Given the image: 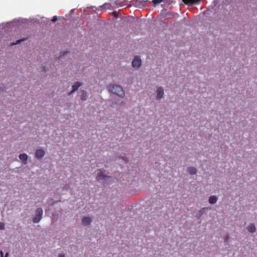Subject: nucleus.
I'll return each mask as SVG.
<instances>
[{"mask_svg":"<svg viewBox=\"0 0 257 257\" xmlns=\"http://www.w3.org/2000/svg\"><path fill=\"white\" fill-rule=\"evenodd\" d=\"M109 91L120 97L123 98L124 96V91L122 87L119 85H111L108 87Z\"/></svg>","mask_w":257,"mask_h":257,"instance_id":"nucleus-1","label":"nucleus"},{"mask_svg":"<svg viewBox=\"0 0 257 257\" xmlns=\"http://www.w3.org/2000/svg\"><path fill=\"white\" fill-rule=\"evenodd\" d=\"M43 213V211L42 208H38L35 210V215L33 217L32 220L33 222L35 223H38L40 222V221L41 220L42 215Z\"/></svg>","mask_w":257,"mask_h":257,"instance_id":"nucleus-2","label":"nucleus"},{"mask_svg":"<svg viewBox=\"0 0 257 257\" xmlns=\"http://www.w3.org/2000/svg\"><path fill=\"white\" fill-rule=\"evenodd\" d=\"M156 99L160 100L164 96V89L162 86H157L156 90Z\"/></svg>","mask_w":257,"mask_h":257,"instance_id":"nucleus-3","label":"nucleus"},{"mask_svg":"<svg viewBox=\"0 0 257 257\" xmlns=\"http://www.w3.org/2000/svg\"><path fill=\"white\" fill-rule=\"evenodd\" d=\"M110 178V177L105 175L104 172L100 170H98L97 174L96 179L98 181H106Z\"/></svg>","mask_w":257,"mask_h":257,"instance_id":"nucleus-4","label":"nucleus"},{"mask_svg":"<svg viewBox=\"0 0 257 257\" xmlns=\"http://www.w3.org/2000/svg\"><path fill=\"white\" fill-rule=\"evenodd\" d=\"M142 64V61L139 56H135L132 61V66L134 68H139Z\"/></svg>","mask_w":257,"mask_h":257,"instance_id":"nucleus-5","label":"nucleus"},{"mask_svg":"<svg viewBox=\"0 0 257 257\" xmlns=\"http://www.w3.org/2000/svg\"><path fill=\"white\" fill-rule=\"evenodd\" d=\"M45 154V152L43 149H39L36 151L35 157L38 159H40L43 158Z\"/></svg>","mask_w":257,"mask_h":257,"instance_id":"nucleus-6","label":"nucleus"},{"mask_svg":"<svg viewBox=\"0 0 257 257\" xmlns=\"http://www.w3.org/2000/svg\"><path fill=\"white\" fill-rule=\"evenodd\" d=\"M92 221V219L89 217H85L82 220V222L83 225L87 226L90 225Z\"/></svg>","mask_w":257,"mask_h":257,"instance_id":"nucleus-7","label":"nucleus"},{"mask_svg":"<svg viewBox=\"0 0 257 257\" xmlns=\"http://www.w3.org/2000/svg\"><path fill=\"white\" fill-rule=\"evenodd\" d=\"M81 85V83H80L79 81H76V82L74 83V84L72 86V90L70 92L68 95H71L73 93L76 91L78 89L79 87Z\"/></svg>","mask_w":257,"mask_h":257,"instance_id":"nucleus-8","label":"nucleus"},{"mask_svg":"<svg viewBox=\"0 0 257 257\" xmlns=\"http://www.w3.org/2000/svg\"><path fill=\"white\" fill-rule=\"evenodd\" d=\"M19 159L23 162V163L25 165L27 163V160L28 156L26 154H21L19 155Z\"/></svg>","mask_w":257,"mask_h":257,"instance_id":"nucleus-9","label":"nucleus"},{"mask_svg":"<svg viewBox=\"0 0 257 257\" xmlns=\"http://www.w3.org/2000/svg\"><path fill=\"white\" fill-rule=\"evenodd\" d=\"M217 201V197L216 196H210L208 199V202L210 204H213L216 203Z\"/></svg>","mask_w":257,"mask_h":257,"instance_id":"nucleus-10","label":"nucleus"},{"mask_svg":"<svg viewBox=\"0 0 257 257\" xmlns=\"http://www.w3.org/2000/svg\"><path fill=\"white\" fill-rule=\"evenodd\" d=\"M187 171L190 175H195L197 173V169L193 167H189L187 168Z\"/></svg>","mask_w":257,"mask_h":257,"instance_id":"nucleus-11","label":"nucleus"},{"mask_svg":"<svg viewBox=\"0 0 257 257\" xmlns=\"http://www.w3.org/2000/svg\"><path fill=\"white\" fill-rule=\"evenodd\" d=\"M247 229L250 233H254L255 231L256 228L253 224H250L247 227Z\"/></svg>","mask_w":257,"mask_h":257,"instance_id":"nucleus-12","label":"nucleus"},{"mask_svg":"<svg viewBox=\"0 0 257 257\" xmlns=\"http://www.w3.org/2000/svg\"><path fill=\"white\" fill-rule=\"evenodd\" d=\"M201 0H183V2L186 5L188 4H194L198 3Z\"/></svg>","mask_w":257,"mask_h":257,"instance_id":"nucleus-13","label":"nucleus"},{"mask_svg":"<svg viewBox=\"0 0 257 257\" xmlns=\"http://www.w3.org/2000/svg\"><path fill=\"white\" fill-rule=\"evenodd\" d=\"M87 92L85 90L82 91V94L81 95V99L83 101L86 100L87 99Z\"/></svg>","mask_w":257,"mask_h":257,"instance_id":"nucleus-14","label":"nucleus"},{"mask_svg":"<svg viewBox=\"0 0 257 257\" xmlns=\"http://www.w3.org/2000/svg\"><path fill=\"white\" fill-rule=\"evenodd\" d=\"M210 209V208L209 207H204V208H202L200 211H199V213H200V214H201L202 215L205 213V212L206 211H208Z\"/></svg>","mask_w":257,"mask_h":257,"instance_id":"nucleus-15","label":"nucleus"},{"mask_svg":"<svg viewBox=\"0 0 257 257\" xmlns=\"http://www.w3.org/2000/svg\"><path fill=\"white\" fill-rule=\"evenodd\" d=\"M47 203L49 206H52L54 204L55 202L53 199L49 198L47 200Z\"/></svg>","mask_w":257,"mask_h":257,"instance_id":"nucleus-16","label":"nucleus"},{"mask_svg":"<svg viewBox=\"0 0 257 257\" xmlns=\"http://www.w3.org/2000/svg\"><path fill=\"white\" fill-rule=\"evenodd\" d=\"M111 7V5L109 3H105L103 6H101V8H104V9H109Z\"/></svg>","mask_w":257,"mask_h":257,"instance_id":"nucleus-17","label":"nucleus"},{"mask_svg":"<svg viewBox=\"0 0 257 257\" xmlns=\"http://www.w3.org/2000/svg\"><path fill=\"white\" fill-rule=\"evenodd\" d=\"M27 40V38H26V39H21V40H18L16 43H12V44H11V46H13V45H17V44H19L20 42H23V41H25V40Z\"/></svg>","mask_w":257,"mask_h":257,"instance_id":"nucleus-18","label":"nucleus"},{"mask_svg":"<svg viewBox=\"0 0 257 257\" xmlns=\"http://www.w3.org/2000/svg\"><path fill=\"white\" fill-rule=\"evenodd\" d=\"M163 1V0H153L152 3L154 5H156V4H158L162 3Z\"/></svg>","mask_w":257,"mask_h":257,"instance_id":"nucleus-19","label":"nucleus"},{"mask_svg":"<svg viewBox=\"0 0 257 257\" xmlns=\"http://www.w3.org/2000/svg\"><path fill=\"white\" fill-rule=\"evenodd\" d=\"M5 229V224L3 222L0 223V229L3 230Z\"/></svg>","mask_w":257,"mask_h":257,"instance_id":"nucleus-20","label":"nucleus"},{"mask_svg":"<svg viewBox=\"0 0 257 257\" xmlns=\"http://www.w3.org/2000/svg\"><path fill=\"white\" fill-rule=\"evenodd\" d=\"M0 254L1 255V257H8V256L9 255V253L7 252L6 254V256H4V253H3V251H0Z\"/></svg>","mask_w":257,"mask_h":257,"instance_id":"nucleus-21","label":"nucleus"},{"mask_svg":"<svg viewBox=\"0 0 257 257\" xmlns=\"http://www.w3.org/2000/svg\"><path fill=\"white\" fill-rule=\"evenodd\" d=\"M57 20V16H54L52 19V22H55Z\"/></svg>","mask_w":257,"mask_h":257,"instance_id":"nucleus-22","label":"nucleus"},{"mask_svg":"<svg viewBox=\"0 0 257 257\" xmlns=\"http://www.w3.org/2000/svg\"><path fill=\"white\" fill-rule=\"evenodd\" d=\"M202 215L200 214V213L199 212H198L196 215V217L198 218V219H200V218L201 217Z\"/></svg>","mask_w":257,"mask_h":257,"instance_id":"nucleus-23","label":"nucleus"},{"mask_svg":"<svg viewBox=\"0 0 257 257\" xmlns=\"http://www.w3.org/2000/svg\"><path fill=\"white\" fill-rule=\"evenodd\" d=\"M164 2L167 3H169V4L172 3L171 2V0H164Z\"/></svg>","mask_w":257,"mask_h":257,"instance_id":"nucleus-24","label":"nucleus"},{"mask_svg":"<svg viewBox=\"0 0 257 257\" xmlns=\"http://www.w3.org/2000/svg\"><path fill=\"white\" fill-rule=\"evenodd\" d=\"M69 188V186H65L64 187V190H68Z\"/></svg>","mask_w":257,"mask_h":257,"instance_id":"nucleus-25","label":"nucleus"},{"mask_svg":"<svg viewBox=\"0 0 257 257\" xmlns=\"http://www.w3.org/2000/svg\"><path fill=\"white\" fill-rule=\"evenodd\" d=\"M120 104H121V105H124L125 104V102H121L120 103Z\"/></svg>","mask_w":257,"mask_h":257,"instance_id":"nucleus-26","label":"nucleus"},{"mask_svg":"<svg viewBox=\"0 0 257 257\" xmlns=\"http://www.w3.org/2000/svg\"><path fill=\"white\" fill-rule=\"evenodd\" d=\"M3 90H4L3 88L2 87H0V91L2 92V91H3Z\"/></svg>","mask_w":257,"mask_h":257,"instance_id":"nucleus-27","label":"nucleus"},{"mask_svg":"<svg viewBox=\"0 0 257 257\" xmlns=\"http://www.w3.org/2000/svg\"><path fill=\"white\" fill-rule=\"evenodd\" d=\"M113 14H114V15H116V12H113Z\"/></svg>","mask_w":257,"mask_h":257,"instance_id":"nucleus-28","label":"nucleus"}]
</instances>
